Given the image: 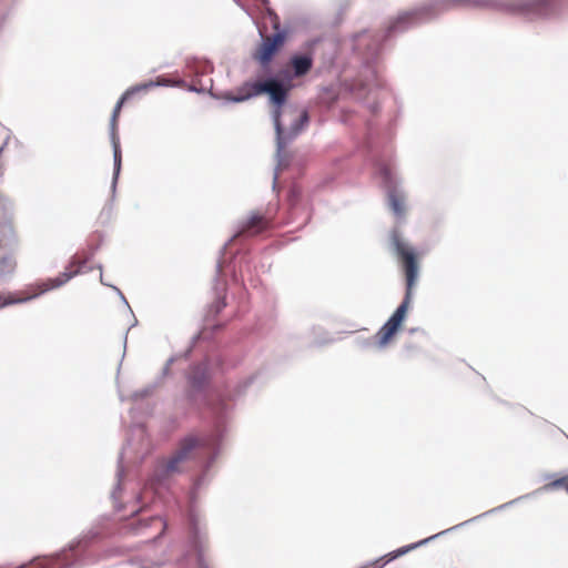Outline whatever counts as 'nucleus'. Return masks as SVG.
Here are the masks:
<instances>
[{
	"label": "nucleus",
	"instance_id": "obj_1",
	"mask_svg": "<svg viewBox=\"0 0 568 568\" xmlns=\"http://www.w3.org/2000/svg\"><path fill=\"white\" fill-rule=\"evenodd\" d=\"M455 8H468V0H430L420 7L398 14L386 28L383 34L364 30L352 38V48L362 59L365 68V77L359 80V87L371 91L373 88H382L377 71L372 67L379 52L382 40L417 24L430 21L438 16Z\"/></svg>",
	"mask_w": 568,
	"mask_h": 568
},
{
	"label": "nucleus",
	"instance_id": "obj_2",
	"mask_svg": "<svg viewBox=\"0 0 568 568\" xmlns=\"http://www.w3.org/2000/svg\"><path fill=\"white\" fill-rule=\"evenodd\" d=\"M258 88L260 92L268 95L270 116L275 130L276 166L273 178V186H275L280 171L288 165L285 148L307 126L310 115L307 110L300 109L297 104L288 101V93L293 88L290 75H270Z\"/></svg>",
	"mask_w": 568,
	"mask_h": 568
},
{
	"label": "nucleus",
	"instance_id": "obj_3",
	"mask_svg": "<svg viewBox=\"0 0 568 568\" xmlns=\"http://www.w3.org/2000/svg\"><path fill=\"white\" fill-rule=\"evenodd\" d=\"M223 430L217 428L212 433L196 436L193 434L181 438L172 455L159 460L150 478V486L154 490L166 487L172 478L183 473V464L190 459L202 463V471L195 478L192 488V499L204 485L209 483V471L221 452Z\"/></svg>",
	"mask_w": 568,
	"mask_h": 568
},
{
	"label": "nucleus",
	"instance_id": "obj_4",
	"mask_svg": "<svg viewBox=\"0 0 568 568\" xmlns=\"http://www.w3.org/2000/svg\"><path fill=\"white\" fill-rule=\"evenodd\" d=\"M390 241L394 251L404 263L406 274V293L402 303L376 333L377 345L379 348H384L400 328L412 301L413 286L418 276V266L415 254L413 250H410L400 239V235L396 230L392 232Z\"/></svg>",
	"mask_w": 568,
	"mask_h": 568
},
{
	"label": "nucleus",
	"instance_id": "obj_5",
	"mask_svg": "<svg viewBox=\"0 0 568 568\" xmlns=\"http://www.w3.org/2000/svg\"><path fill=\"white\" fill-rule=\"evenodd\" d=\"M211 381L210 363L204 359L190 366L186 374V399L192 406L207 405L215 418V428H223V420L229 410V405L223 399L211 402L207 389Z\"/></svg>",
	"mask_w": 568,
	"mask_h": 568
},
{
	"label": "nucleus",
	"instance_id": "obj_6",
	"mask_svg": "<svg viewBox=\"0 0 568 568\" xmlns=\"http://www.w3.org/2000/svg\"><path fill=\"white\" fill-rule=\"evenodd\" d=\"M468 8L490 9L527 19H544L556 12L557 0H468Z\"/></svg>",
	"mask_w": 568,
	"mask_h": 568
},
{
	"label": "nucleus",
	"instance_id": "obj_7",
	"mask_svg": "<svg viewBox=\"0 0 568 568\" xmlns=\"http://www.w3.org/2000/svg\"><path fill=\"white\" fill-rule=\"evenodd\" d=\"M168 85V82L165 80H156V81H149L144 83H140L136 85H133L129 88L122 97L116 102L112 114L110 119V141L113 149V176H112V183H111V191L114 194L116 190V183L121 171V164H122V154H121V146H120V138L118 135V118L120 115L121 109L125 101L131 99L134 94L146 92L151 88L155 87H165Z\"/></svg>",
	"mask_w": 568,
	"mask_h": 568
},
{
	"label": "nucleus",
	"instance_id": "obj_8",
	"mask_svg": "<svg viewBox=\"0 0 568 568\" xmlns=\"http://www.w3.org/2000/svg\"><path fill=\"white\" fill-rule=\"evenodd\" d=\"M149 452L150 445L146 430L143 425L136 424L131 428V435L119 456V466L116 470L118 485L111 495L113 500H116L118 498L120 481L124 475V462L135 463L138 460H142L149 454Z\"/></svg>",
	"mask_w": 568,
	"mask_h": 568
},
{
	"label": "nucleus",
	"instance_id": "obj_9",
	"mask_svg": "<svg viewBox=\"0 0 568 568\" xmlns=\"http://www.w3.org/2000/svg\"><path fill=\"white\" fill-rule=\"evenodd\" d=\"M91 256L85 258H80L77 255L72 256L69 265L65 267V270L60 273L57 277L48 278L37 285L38 292L22 298H3V296L0 294V308L7 305L17 304V303H23L31 301L41 294H44L49 291L55 290L68 283L71 278H73L75 275L84 272L83 267L88 263Z\"/></svg>",
	"mask_w": 568,
	"mask_h": 568
},
{
	"label": "nucleus",
	"instance_id": "obj_10",
	"mask_svg": "<svg viewBox=\"0 0 568 568\" xmlns=\"http://www.w3.org/2000/svg\"><path fill=\"white\" fill-rule=\"evenodd\" d=\"M527 496H528V495H526V497H527ZM523 498H525V496H521V497H519V498H516V499H514V500H511V501H509V503H505V504H503V505H500V506H498V507H495V508H493V509H490V510H488V511L483 513L481 515L475 516V517H473V518H471V519H469V520H466V521L460 523V524H458V525H456V526H453V527H450V528H448V529H445V530H443V531H440V532H438V534H435V535H433V536H430V537H428V538H425V539L419 540V541H417V542H413V544H410V545H407V546L400 547V548H398L397 550L392 551V552H389V554H388V555H386V556H383V557H381V558H378V559H376V560H374V561H372V562H368V564H366V565L362 566L361 568H383L387 562H389V561H392V560H394V559H396V558H398V557H400V556H403V555H405V554L409 552L410 550H414V549H416V548H418V547H420V546H424V545H426V544L430 542L432 540H434V539L438 538L439 536L445 535V534H447V532H449V531H452V530L458 529L459 527L465 526V525H467V524H468V523H470V521H475V520H477V519H479V518H481V517H484V516H487V515H489V514H493V513H496V511H498V510L505 509V508H507L508 506H510V505H513V504L517 503L518 500H520V499H523Z\"/></svg>",
	"mask_w": 568,
	"mask_h": 568
},
{
	"label": "nucleus",
	"instance_id": "obj_11",
	"mask_svg": "<svg viewBox=\"0 0 568 568\" xmlns=\"http://www.w3.org/2000/svg\"><path fill=\"white\" fill-rule=\"evenodd\" d=\"M142 511L144 505L131 510L132 518L126 523L125 531L133 536L150 537L152 540L162 537L168 527L166 521L159 515L136 517Z\"/></svg>",
	"mask_w": 568,
	"mask_h": 568
},
{
	"label": "nucleus",
	"instance_id": "obj_12",
	"mask_svg": "<svg viewBox=\"0 0 568 568\" xmlns=\"http://www.w3.org/2000/svg\"><path fill=\"white\" fill-rule=\"evenodd\" d=\"M378 174L382 179L384 186L387 190L388 204H389L393 213L398 219L404 217V215H405L404 199L397 190V178L395 176L393 171L384 164H379Z\"/></svg>",
	"mask_w": 568,
	"mask_h": 568
},
{
	"label": "nucleus",
	"instance_id": "obj_13",
	"mask_svg": "<svg viewBox=\"0 0 568 568\" xmlns=\"http://www.w3.org/2000/svg\"><path fill=\"white\" fill-rule=\"evenodd\" d=\"M190 532L189 541L193 550L196 552L197 568H209L204 559V550L206 547V532L200 518L191 513L189 517Z\"/></svg>",
	"mask_w": 568,
	"mask_h": 568
},
{
	"label": "nucleus",
	"instance_id": "obj_14",
	"mask_svg": "<svg viewBox=\"0 0 568 568\" xmlns=\"http://www.w3.org/2000/svg\"><path fill=\"white\" fill-rule=\"evenodd\" d=\"M275 32L265 39L260 48L256 59L262 65H266L271 62L275 53L284 44L286 32L281 30L278 24L274 26Z\"/></svg>",
	"mask_w": 568,
	"mask_h": 568
},
{
	"label": "nucleus",
	"instance_id": "obj_15",
	"mask_svg": "<svg viewBox=\"0 0 568 568\" xmlns=\"http://www.w3.org/2000/svg\"><path fill=\"white\" fill-rule=\"evenodd\" d=\"M267 227V221L260 214H252L244 221L239 229V232L230 240L233 241L237 236H253L260 234Z\"/></svg>",
	"mask_w": 568,
	"mask_h": 568
},
{
	"label": "nucleus",
	"instance_id": "obj_16",
	"mask_svg": "<svg viewBox=\"0 0 568 568\" xmlns=\"http://www.w3.org/2000/svg\"><path fill=\"white\" fill-rule=\"evenodd\" d=\"M291 67L293 69L294 77H303L312 69L313 58L308 53L294 54L291 57Z\"/></svg>",
	"mask_w": 568,
	"mask_h": 568
},
{
	"label": "nucleus",
	"instance_id": "obj_17",
	"mask_svg": "<svg viewBox=\"0 0 568 568\" xmlns=\"http://www.w3.org/2000/svg\"><path fill=\"white\" fill-rule=\"evenodd\" d=\"M265 82H266V78L264 80L256 81V82H247V83H245V85L242 89L243 91L248 90L247 92H245L243 94L232 95L227 100L231 102H234V103H240V102L246 101L253 97L265 94V92L258 91L260 84H263Z\"/></svg>",
	"mask_w": 568,
	"mask_h": 568
},
{
	"label": "nucleus",
	"instance_id": "obj_18",
	"mask_svg": "<svg viewBox=\"0 0 568 568\" xmlns=\"http://www.w3.org/2000/svg\"><path fill=\"white\" fill-rule=\"evenodd\" d=\"M17 262L12 255L0 257V285L7 283L16 271Z\"/></svg>",
	"mask_w": 568,
	"mask_h": 568
},
{
	"label": "nucleus",
	"instance_id": "obj_19",
	"mask_svg": "<svg viewBox=\"0 0 568 568\" xmlns=\"http://www.w3.org/2000/svg\"><path fill=\"white\" fill-rule=\"evenodd\" d=\"M215 290H216L217 296L209 310L210 315H214V316L217 315L226 306L224 296L221 295L220 292H217V287H215Z\"/></svg>",
	"mask_w": 568,
	"mask_h": 568
},
{
	"label": "nucleus",
	"instance_id": "obj_20",
	"mask_svg": "<svg viewBox=\"0 0 568 568\" xmlns=\"http://www.w3.org/2000/svg\"><path fill=\"white\" fill-rule=\"evenodd\" d=\"M155 386H156L155 384L148 385V386H145L144 388H142L140 390H135L134 393H132L130 398L132 400L136 402V400L143 399L145 397H149V396H151L153 394Z\"/></svg>",
	"mask_w": 568,
	"mask_h": 568
},
{
	"label": "nucleus",
	"instance_id": "obj_21",
	"mask_svg": "<svg viewBox=\"0 0 568 568\" xmlns=\"http://www.w3.org/2000/svg\"><path fill=\"white\" fill-rule=\"evenodd\" d=\"M97 268L100 271V282L102 285H105V286H110L112 287V290L119 295V297L121 298V301L124 303V305L129 308V311L132 313V310L125 298V296L123 295V293L121 292V290L114 285H111V284H108L104 282L103 280V274H102V265L101 264H98L97 265Z\"/></svg>",
	"mask_w": 568,
	"mask_h": 568
},
{
	"label": "nucleus",
	"instance_id": "obj_22",
	"mask_svg": "<svg viewBox=\"0 0 568 568\" xmlns=\"http://www.w3.org/2000/svg\"><path fill=\"white\" fill-rule=\"evenodd\" d=\"M566 481H568V475L565 476V477H561V478H558V479H555L552 480L551 483H548L546 484L542 488H540V490H551V489H556V488H560V487H564L566 486Z\"/></svg>",
	"mask_w": 568,
	"mask_h": 568
},
{
	"label": "nucleus",
	"instance_id": "obj_23",
	"mask_svg": "<svg viewBox=\"0 0 568 568\" xmlns=\"http://www.w3.org/2000/svg\"><path fill=\"white\" fill-rule=\"evenodd\" d=\"M124 568H156L153 565H149L143 560H132L124 565Z\"/></svg>",
	"mask_w": 568,
	"mask_h": 568
},
{
	"label": "nucleus",
	"instance_id": "obj_24",
	"mask_svg": "<svg viewBox=\"0 0 568 568\" xmlns=\"http://www.w3.org/2000/svg\"><path fill=\"white\" fill-rule=\"evenodd\" d=\"M170 366L164 365L161 372L160 381H162L164 377H166L170 374Z\"/></svg>",
	"mask_w": 568,
	"mask_h": 568
},
{
	"label": "nucleus",
	"instance_id": "obj_25",
	"mask_svg": "<svg viewBox=\"0 0 568 568\" xmlns=\"http://www.w3.org/2000/svg\"><path fill=\"white\" fill-rule=\"evenodd\" d=\"M329 342H332V338L328 337V336L324 337L322 339L315 341V343L318 344V345L326 344V343H329Z\"/></svg>",
	"mask_w": 568,
	"mask_h": 568
},
{
	"label": "nucleus",
	"instance_id": "obj_26",
	"mask_svg": "<svg viewBox=\"0 0 568 568\" xmlns=\"http://www.w3.org/2000/svg\"><path fill=\"white\" fill-rule=\"evenodd\" d=\"M174 361H175V357H173V356H172V357H170V358L166 361L165 365L171 367V365L174 363Z\"/></svg>",
	"mask_w": 568,
	"mask_h": 568
},
{
	"label": "nucleus",
	"instance_id": "obj_27",
	"mask_svg": "<svg viewBox=\"0 0 568 568\" xmlns=\"http://www.w3.org/2000/svg\"><path fill=\"white\" fill-rule=\"evenodd\" d=\"M222 271V263L219 261L216 264V273L220 274Z\"/></svg>",
	"mask_w": 568,
	"mask_h": 568
},
{
	"label": "nucleus",
	"instance_id": "obj_28",
	"mask_svg": "<svg viewBox=\"0 0 568 568\" xmlns=\"http://www.w3.org/2000/svg\"><path fill=\"white\" fill-rule=\"evenodd\" d=\"M417 332H420V329L419 328H409V331H408L409 334H415Z\"/></svg>",
	"mask_w": 568,
	"mask_h": 568
},
{
	"label": "nucleus",
	"instance_id": "obj_29",
	"mask_svg": "<svg viewBox=\"0 0 568 568\" xmlns=\"http://www.w3.org/2000/svg\"><path fill=\"white\" fill-rule=\"evenodd\" d=\"M119 398H120V400H121V402H124V400L126 399V398L122 395V393H121V392H119Z\"/></svg>",
	"mask_w": 568,
	"mask_h": 568
},
{
	"label": "nucleus",
	"instance_id": "obj_30",
	"mask_svg": "<svg viewBox=\"0 0 568 568\" xmlns=\"http://www.w3.org/2000/svg\"><path fill=\"white\" fill-rule=\"evenodd\" d=\"M136 323H138V320L134 318V323L132 324V326L136 325Z\"/></svg>",
	"mask_w": 568,
	"mask_h": 568
},
{
	"label": "nucleus",
	"instance_id": "obj_31",
	"mask_svg": "<svg viewBox=\"0 0 568 568\" xmlns=\"http://www.w3.org/2000/svg\"><path fill=\"white\" fill-rule=\"evenodd\" d=\"M566 490L568 491V484L565 486Z\"/></svg>",
	"mask_w": 568,
	"mask_h": 568
}]
</instances>
